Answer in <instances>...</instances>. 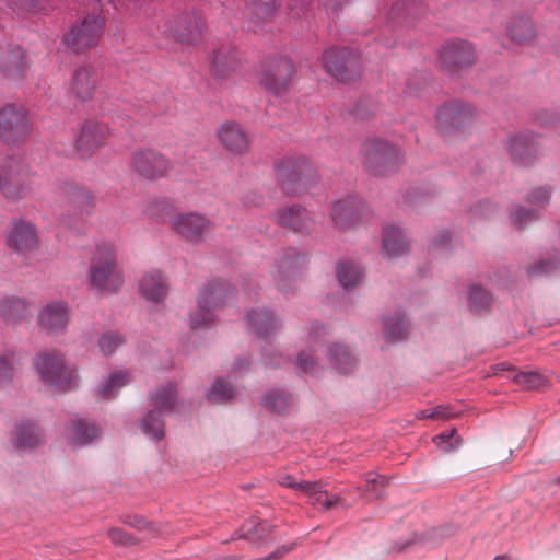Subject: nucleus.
<instances>
[{"label":"nucleus","instance_id":"1","mask_svg":"<svg viewBox=\"0 0 560 560\" xmlns=\"http://www.w3.org/2000/svg\"><path fill=\"white\" fill-rule=\"evenodd\" d=\"M88 281L90 288L100 294L115 293L122 285V270L117 264L113 242L103 241L96 245L91 257Z\"/></svg>","mask_w":560,"mask_h":560},{"label":"nucleus","instance_id":"2","mask_svg":"<svg viewBox=\"0 0 560 560\" xmlns=\"http://www.w3.org/2000/svg\"><path fill=\"white\" fill-rule=\"evenodd\" d=\"M177 402V389L172 383L158 387L149 397L151 409L143 416L142 432L154 441L164 438V416L171 413Z\"/></svg>","mask_w":560,"mask_h":560},{"label":"nucleus","instance_id":"3","mask_svg":"<svg viewBox=\"0 0 560 560\" xmlns=\"http://www.w3.org/2000/svg\"><path fill=\"white\" fill-rule=\"evenodd\" d=\"M234 294V289L222 279L209 281L198 298L197 310L189 316V324L192 329H200L210 326L214 320V312Z\"/></svg>","mask_w":560,"mask_h":560},{"label":"nucleus","instance_id":"4","mask_svg":"<svg viewBox=\"0 0 560 560\" xmlns=\"http://www.w3.org/2000/svg\"><path fill=\"white\" fill-rule=\"evenodd\" d=\"M362 164L375 176L393 173L402 163L399 148L381 139H368L361 145Z\"/></svg>","mask_w":560,"mask_h":560},{"label":"nucleus","instance_id":"5","mask_svg":"<svg viewBox=\"0 0 560 560\" xmlns=\"http://www.w3.org/2000/svg\"><path fill=\"white\" fill-rule=\"evenodd\" d=\"M34 365L40 381L57 392H68L78 384L77 371L65 365L59 354L39 353Z\"/></svg>","mask_w":560,"mask_h":560},{"label":"nucleus","instance_id":"6","mask_svg":"<svg viewBox=\"0 0 560 560\" xmlns=\"http://www.w3.org/2000/svg\"><path fill=\"white\" fill-rule=\"evenodd\" d=\"M276 177L288 195L299 194L308 183L314 170L304 156L285 158L275 166Z\"/></svg>","mask_w":560,"mask_h":560},{"label":"nucleus","instance_id":"7","mask_svg":"<svg viewBox=\"0 0 560 560\" xmlns=\"http://www.w3.org/2000/svg\"><path fill=\"white\" fill-rule=\"evenodd\" d=\"M104 19L100 15H88L75 23L63 35V44L75 52L86 50L95 46L103 35Z\"/></svg>","mask_w":560,"mask_h":560},{"label":"nucleus","instance_id":"8","mask_svg":"<svg viewBox=\"0 0 560 560\" xmlns=\"http://www.w3.org/2000/svg\"><path fill=\"white\" fill-rule=\"evenodd\" d=\"M304 265L305 256L295 248H289L280 254L271 269L277 288L280 291L288 292L291 283L301 277Z\"/></svg>","mask_w":560,"mask_h":560},{"label":"nucleus","instance_id":"9","mask_svg":"<svg viewBox=\"0 0 560 560\" xmlns=\"http://www.w3.org/2000/svg\"><path fill=\"white\" fill-rule=\"evenodd\" d=\"M476 59L475 48L467 40L446 42L439 49L440 66L450 73L472 66Z\"/></svg>","mask_w":560,"mask_h":560},{"label":"nucleus","instance_id":"10","mask_svg":"<svg viewBox=\"0 0 560 560\" xmlns=\"http://www.w3.org/2000/svg\"><path fill=\"white\" fill-rule=\"evenodd\" d=\"M31 132L27 114L23 107L7 105L0 109V139L8 143L24 140Z\"/></svg>","mask_w":560,"mask_h":560},{"label":"nucleus","instance_id":"11","mask_svg":"<svg viewBox=\"0 0 560 560\" xmlns=\"http://www.w3.org/2000/svg\"><path fill=\"white\" fill-rule=\"evenodd\" d=\"M474 115V108L466 103H445L436 112L438 129L445 135L460 131L471 122Z\"/></svg>","mask_w":560,"mask_h":560},{"label":"nucleus","instance_id":"12","mask_svg":"<svg viewBox=\"0 0 560 560\" xmlns=\"http://www.w3.org/2000/svg\"><path fill=\"white\" fill-rule=\"evenodd\" d=\"M324 69L335 79L346 82L359 74L358 58L348 48H329L322 57Z\"/></svg>","mask_w":560,"mask_h":560},{"label":"nucleus","instance_id":"13","mask_svg":"<svg viewBox=\"0 0 560 560\" xmlns=\"http://www.w3.org/2000/svg\"><path fill=\"white\" fill-rule=\"evenodd\" d=\"M369 213L366 205L358 196H348L332 202L330 217L339 229L359 224Z\"/></svg>","mask_w":560,"mask_h":560},{"label":"nucleus","instance_id":"14","mask_svg":"<svg viewBox=\"0 0 560 560\" xmlns=\"http://www.w3.org/2000/svg\"><path fill=\"white\" fill-rule=\"evenodd\" d=\"M277 481L280 486L294 489L304 493L308 502L314 506H320L324 510L332 508L339 500L338 495L328 494L319 482L298 481L289 474H279Z\"/></svg>","mask_w":560,"mask_h":560},{"label":"nucleus","instance_id":"15","mask_svg":"<svg viewBox=\"0 0 560 560\" xmlns=\"http://www.w3.org/2000/svg\"><path fill=\"white\" fill-rule=\"evenodd\" d=\"M131 167L147 179H158L167 175L171 163L154 150H139L132 154Z\"/></svg>","mask_w":560,"mask_h":560},{"label":"nucleus","instance_id":"16","mask_svg":"<svg viewBox=\"0 0 560 560\" xmlns=\"http://www.w3.org/2000/svg\"><path fill=\"white\" fill-rule=\"evenodd\" d=\"M293 63L287 57L272 58L261 74L260 82L267 91L275 95L284 92L290 83Z\"/></svg>","mask_w":560,"mask_h":560},{"label":"nucleus","instance_id":"17","mask_svg":"<svg viewBox=\"0 0 560 560\" xmlns=\"http://www.w3.org/2000/svg\"><path fill=\"white\" fill-rule=\"evenodd\" d=\"M170 224L172 229L191 243H199L210 230V220L199 212H185L174 215Z\"/></svg>","mask_w":560,"mask_h":560},{"label":"nucleus","instance_id":"18","mask_svg":"<svg viewBox=\"0 0 560 560\" xmlns=\"http://www.w3.org/2000/svg\"><path fill=\"white\" fill-rule=\"evenodd\" d=\"M110 135V128L103 122L85 120L75 138V149L82 158L90 156Z\"/></svg>","mask_w":560,"mask_h":560},{"label":"nucleus","instance_id":"19","mask_svg":"<svg viewBox=\"0 0 560 560\" xmlns=\"http://www.w3.org/2000/svg\"><path fill=\"white\" fill-rule=\"evenodd\" d=\"M7 245L18 254H26L37 246L35 225L23 219L13 221L7 234Z\"/></svg>","mask_w":560,"mask_h":560},{"label":"nucleus","instance_id":"20","mask_svg":"<svg viewBox=\"0 0 560 560\" xmlns=\"http://www.w3.org/2000/svg\"><path fill=\"white\" fill-rule=\"evenodd\" d=\"M272 220L277 224L289 228L299 233H308L314 223L308 211L305 208L295 205L279 208L272 214Z\"/></svg>","mask_w":560,"mask_h":560},{"label":"nucleus","instance_id":"21","mask_svg":"<svg viewBox=\"0 0 560 560\" xmlns=\"http://www.w3.org/2000/svg\"><path fill=\"white\" fill-rule=\"evenodd\" d=\"M511 160L517 165H528L538 154V145L532 133L511 136L506 142Z\"/></svg>","mask_w":560,"mask_h":560},{"label":"nucleus","instance_id":"22","mask_svg":"<svg viewBox=\"0 0 560 560\" xmlns=\"http://www.w3.org/2000/svg\"><path fill=\"white\" fill-rule=\"evenodd\" d=\"M68 320V305L62 301H54L48 303L38 314V325L48 334L58 332L65 329Z\"/></svg>","mask_w":560,"mask_h":560},{"label":"nucleus","instance_id":"23","mask_svg":"<svg viewBox=\"0 0 560 560\" xmlns=\"http://www.w3.org/2000/svg\"><path fill=\"white\" fill-rule=\"evenodd\" d=\"M246 326L260 339H268L278 328L275 314L266 308H253L246 314Z\"/></svg>","mask_w":560,"mask_h":560},{"label":"nucleus","instance_id":"24","mask_svg":"<svg viewBox=\"0 0 560 560\" xmlns=\"http://www.w3.org/2000/svg\"><path fill=\"white\" fill-rule=\"evenodd\" d=\"M221 144L229 151L242 153L247 149L248 138L242 126L235 121H225L217 129Z\"/></svg>","mask_w":560,"mask_h":560},{"label":"nucleus","instance_id":"25","mask_svg":"<svg viewBox=\"0 0 560 560\" xmlns=\"http://www.w3.org/2000/svg\"><path fill=\"white\" fill-rule=\"evenodd\" d=\"M407 252L408 242L402 231L395 225H385L382 232V254L388 258H396Z\"/></svg>","mask_w":560,"mask_h":560},{"label":"nucleus","instance_id":"26","mask_svg":"<svg viewBox=\"0 0 560 560\" xmlns=\"http://www.w3.org/2000/svg\"><path fill=\"white\" fill-rule=\"evenodd\" d=\"M95 84L96 80L91 70L79 67L73 72L70 91L78 101L86 102L93 96Z\"/></svg>","mask_w":560,"mask_h":560},{"label":"nucleus","instance_id":"27","mask_svg":"<svg viewBox=\"0 0 560 560\" xmlns=\"http://www.w3.org/2000/svg\"><path fill=\"white\" fill-rule=\"evenodd\" d=\"M26 61L24 50L15 46L0 61L1 73L12 80H21L25 75Z\"/></svg>","mask_w":560,"mask_h":560},{"label":"nucleus","instance_id":"28","mask_svg":"<svg viewBox=\"0 0 560 560\" xmlns=\"http://www.w3.org/2000/svg\"><path fill=\"white\" fill-rule=\"evenodd\" d=\"M141 295L151 302H159L163 300L167 292V285L162 273L154 270L145 273L139 283Z\"/></svg>","mask_w":560,"mask_h":560},{"label":"nucleus","instance_id":"29","mask_svg":"<svg viewBox=\"0 0 560 560\" xmlns=\"http://www.w3.org/2000/svg\"><path fill=\"white\" fill-rule=\"evenodd\" d=\"M30 314L28 305L23 299L14 295L0 299V316L5 323L15 324Z\"/></svg>","mask_w":560,"mask_h":560},{"label":"nucleus","instance_id":"30","mask_svg":"<svg viewBox=\"0 0 560 560\" xmlns=\"http://www.w3.org/2000/svg\"><path fill=\"white\" fill-rule=\"evenodd\" d=\"M10 160L5 167L0 172V191L9 199H20L25 194V188L19 183V174Z\"/></svg>","mask_w":560,"mask_h":560},{"label":"nucleus","instance_id":"31","mask_svg":"<svg viewBox=\"0 0 560 560\" xmlns=\"http://www.w3.org/2000/svg\"><path fill=\"white\" fill-rule=\"evenodd\" d=\"M71 432L68 435L69 443L74 446H84L100 436V428L84 419H77L70 427Z\"/></svg>","mask_w":560,"mask_h":560},{"label":"nucleus","instance_id":"32","mask_svg":"<svg viewBox=\"0 0 560 560\" xmlns=\"http://www.w3.org/2000/svg\"><path fill=\"white\" fill-rule=\"evenodd\" d=\"M56 194L81 211H89L93 207L92 196L83 188L71 183H65L57 188Z\"/></svg>","mask_w":560,"mask_h":560},{"label":"nucleus","instance_id":"33","mask_svg":"<svg viewBox=\"0 0 560 560\" xmlns=\"http://www.w3.org/2000/svg\"><path fill=\"white\" fill-rule=\"evenodd\" d=\"M42 441L43 434L35 423L26 421L16 425L13 436V445L15 448H33L40 444Z\"/></svg>","mask_w":560,"mask_h":560},{"label":"nucleus","instance_id":"34","mask_svg":"<svg viewBox=\"0 0 560 560\" xmlns=\"http://www.w3.org/2000/svg\"><path fill=\"white\" fill-rule=\"evenodd\" d=\"M385 339L388 342L402 340L409 330V323L405 313L396 311L394 315L383 318Z\"/></svg>","mask_w":560,"mask_h":560},{"label":"nucleus","instance_id":"35","mask_svg":"<svg viewBox=\"0 0 560 560\" xmlns=\"http://www.w3.org/2000/svg\"><path fill=\"white\" fill-rule=\"evenodd\" d=\"M202 22L200 16L196 14L186 15L180 19L176 37L184 44H195L201 38Z\"/></svg>","mask_w":560,"mask_h":560},{"label":"nucleus","instance_id":"36","mask_svg":"<svg viewBox=\"0 0 560 560\" xmlns=\"http://www.w3.org/2000/svg\"><path fill=\"white\" fill-rule=\"evenodd\" d=\"M422 2H411L407 4L405 1L395 3L389 12L388 20L393 24H406L411 25L409 19H416L422 13Z\"/></svg>","mask_w":560,"mask_h":560},{"label":"nucleus","instance_id":"37","mask_svg":"<svg viewBox=\"0 0 560 560\" xmlns=\"http://www.w3.org/2000/svg\"><path fill=\"white\" fill-rule=\"evenodd\" d=\"M508 35L517 43H526L533 39L535 28L530 18L521 15L512 19L508 25Z\"/></svg>","mask_w":560,"mask_h":560},{"label":"nucleus","instance_id":"38","mask_svg":"<svg viewBox=\"0 0 560 560\" xmlns=\"http://www.w3.org/2000/svg\"><path fill=\"white\" fill-rule=\"evenodd\" d=\"M295 402L294 396L283 389L268 392L261 400V405L271 411L281 413L289 410Z\"/></svg>","mask_w":560,"mask_h":560},{"label":"nucleus","instance_id":"39","mask_svg":"<svg viewBox=\"0 0 560 560\" xmlns=\"http://www.w3.org/2000/svg\"><path fill=\"white\" fill-rule=\"evenodd\" d=\"M129 383V375L126 371H115L96 387V394L106 399L114 398L117 393Z\"/></svg>","mask_w":560,"mask_h":560},{"label":"nucleus","instance_id":"40","mask_svg":"<svg viewBox=\"0 0 560 560\" xmlns=\"http://www.w3.org/2000/svg\"><path fill=\"white\" fill-rule=\"evenodd\" d=\"M328 358L335 369L340 373H348L355 366L357 360L349 349L340 343H335L328 349Z\"/></svg>","mask_w":560,"mask_h":560},{"label":"nucleus","instance_id":"41","mask_svg":"<svg viewBox=\"0 0 560 560\" xmlns=\"http://www.w3.org/2000/svg\"><path fill=\"white\" fill-rule=\"evenodd\" d=\"M237 58L231 49H219L211 58L212 71L217 77L223 78L236 68Z\"/></svg>","mask_w":560,"mask_h":560},{"label":"nucleus","instance_id":"42","mask_svg":"<svg viewBox=\"0 0 560 560\" xmlns=\"http://www.w3.org/2000/svg\"><path fill=\"white\" fill-rule=\"evenodd\" d=\"M337 278L342 288L350 289L362 281L363 271L354 262L341 261L337 267Z\"/></svg>","mask_w":560,"mask_h":560},{"label":"nucleus","instance_id":"43","mask_svg":"<svg viewBox=\"0 0 560 560\" xmlns=\"http://www.w3.org/2000/svg\"><path fill=\"white\" fill-rule=\"evenodd\" d=\"M206 396L213 404L229 402L234 398L235 389L223 378H217L207 390Z\"/></svg>","mask_w":560,"mask_h":560},{"label":"nucleus","instance_id":"44","mask_svg":"<svg viewBox=\"0 0 560 560\" xmlns=\"http://www.w3.org/2000/svg\"><path fill=\"white\" fill-rule=\"evenodd\" d=\"M20 364H22V358L14 351H7L0 355V384L9 383Z\"/></svg>","mask_w":560,"mask_h":560},{"label":"nucleus","instance_id":"45","mask_svg":"<svg viewBox=\"0 0 560 560\" xmlns=\"http://www.w3.org/2000/svg\"><path fill=\"white\" fill-rule=\"evenodd\" d=\"M468 303L471 311L481 312L491 304V295L480 285H472L468 293Z\"/></svg>","mask_w":560,"mask_h":560},{"label":"nucleus","instance_id":"46","mask_svg":"<svg viewBox=\"0 0 560 560\" xmlns=\"http://www.w3.org/2000/svg\"><path fill=\"white\" fill-rule=\"evenodd\" d=\"M124 341L125 339L119 332L108 331L100 337L98 348L104 355H110L124 343Z\"/></svg>","mask_w":560,"mask_h":560},{"label":"nucleus","instance_id":"47","mask_svg":"<svg viewBox=\"0 0 560 560\" xmlns=\"http://www.w3.org/2000/svg\"><path fill=\"white\" fill-rule=\"evenodd\" d=\"M514 383L527 389H538L545 385V378L537 372H520L513 376Z\"/></svg>","mask_w":560,"mask_h":560},{"label":"nucleus","instance_id":"48","mask_svg":"<svg viewBox=\"0 0 560 560\" xmlns=\"http://www.w3.org/2000/svg\"><path fill=\"white\" fill-rule=\"evenodd\" d=\"M386 480L384 476L375 472H369L366 475V488L364 490L365 495L371 499H378L383 494Z\"/></svg>","mask_w":560,"mask_h":560},{"label":"nucleus","instance_id":"49","mask_svg":"<svg viewBox=\"0 0 560 560\" xmlns=\"http://www.w3.org/2000/svg\"><path fill=\"white\" fill-rule=\"evenodd\" d=\"M511 221L516 228H524L528 223L538 219L537 210L535 209H525L523 207H516L511 212Z\"/></svg>","mask_w":560,"mask_h":560},{"label":"nucleus","instance_id":"50","mask_svg":"<svg viewBox=\"0 0 560 560\" xmlns=\"http://www.w3.org/2000/svg\"><path fill=\"white\" fill-rule=\"evenodd\" d=\"M255 14L262 19L270 16L280 5L279 0H255Z\"/></svg>","mask_w":560,"mask_h":560},{"label":"nucleus","instance_id":"51","mask_svg":"<svg viewBox=\"0 0 560 560\" xmlns=\"http://www.w3.org/2000/svg\"><path fill=\"white\" fill-rule=\"evenodd\" d=\"M296 365L300 371L306 374H315L317 372V363L313 360V355L306 351L299 353L296 358Z\"/></svg>","mask_w":560,"mask_h":560},{"label":"nucleus","instance_id":"52","mask_svg":"<svg viewBox=\"0 0 560 560\" xmlns=\"http://www.w3.org/2000/svg\"><path fill=\"white\" fill-rule=\"evenodd\" d=\"M268 532V524L259 522L254 525L252 529H246L244 536L250 541L262 540L267 536Z\"/></svg>","mask_w":560,"mask_h":560},{"label":"nucleus","instance_id":"53","mask_svg":"<svg viewBox=\"0 0 560 560\" xmlns=\"http://www.w3.org/2000/svg\"><path fill=\"white\" fill-rule=\"evenodd\" d=\"M550 198V192L546 188H535L532 190L528 201L537 207H542L548 203Z\"/></svg>","mask_w":560,"mask_h":560},{"label":"nucleus","instance_id":"54","mask_svg":"<svg viewBox=\"0 0 560 560\" xmlns=\"http://www.w3.org/2000/svg\"><path fill=\"white\" fill-rule=\"evenodd\" d=\"M326 335V329L319 324H312L308 332L307 342L312 343V348L315 349L322 345V337Z\"/></svg>","mask_w":560,"mask_h":560},{"label":"nucleus","instance_id":"55","mask_svg":"<svg viewBox=\"0 0 560 560\" xmlns=\"http://www.w3.org/2000/svg\"><path fill=\"white\" fill-rule=\"evenodd\" d=\"M557 264L553 261H540L530 266L527 270L529 276L550 273L555 269H557Z\"/></svg>","mask_w":560,"mask_h":560},{"label":"nucleus","instance_id":"56","mask_svg":"<svg viewBox=\"0 0 560 560\" xmlns=\"http://www.w3.org/2000/svg\"><path fill=\"white\" fill-rule=\"evenodd\" d=\"M430 416L434 420H444L456 417L457 412H454L448 406L439 405L431 409Z\"/></svg>","mask_w":560,"mask_h":560},{"label":"nucleus","instance_id":"57","mask_svg":"<svg viewBox=\"0 0 560 560\" xmlns=\"http://www.w3.org/2000/svg\"><path fill=\"white\" fill-rule=\"evenodd\" d=\"M312 0H289L288 9L292 16H300Z\"/></svg>","mask_w":560,"mask_h":560},{"label":"nucleus","instance_id":"58","mask_svg":"<svg viewBox=\"0 0 560 560\" xmlns=\"http://www.w3.org/2000/svg\"><path fill=\"white\" fill-rule=\"evenodd\" d=\"M536 120L541 126H553L558 122L559 118L555 113H550L548 110L541 112L537 115Z\"/></svg>","mask_w":560,"mask_h":560},{"label":"nucleus","instance_id":"59","mask_svg":"<svg viewBox=\"0 0 560 560\" xmlns=\"http://www.w3.org/2000/svg\"><path fill=\"white\" fill-rule=\"evenodd\" d=\"M351 0H323V5L327 12L338 13L345 5L349 4Z\"/></svg>","mask_w":560,"mask_h":560},{"label":"nucleus","instance_id":"60","mask_svg":"<svg viewBox=\"0 0 560 560\" xmlns=\"http://www.w3.org/2000/svg\"><path fill=\"white\" fill-rule=\"evenodd\" d=\"M108 536H109L110 540L116 545L117 544L127 545V544H129V540H130L128 535L122 529H119V528H112L108 532Z\"/></svg>","mask_w":560,"mask_h":560},{"label":"nucleus","instance_id":"61","mask_svg":"<svg viewBox=\"0 0 560 560\" xmlns=\"http://www.w3.org/2000/svg\"><path fill=\"white\" fill-rule=\"evenodd\" d=\"M37 5V0H13V10H33Z\"/></svg>","mask_w":560,"mask_h":560},{"label":"nucleus","instance_id":"62","mask_svg":"<svg viewBox=\"0 0 560 560\" xmlns=\"http://www.w3.org/2000/svg\"><path fill=\"white\" fill-rule=\"evenodd\" d=\"M291 550V547L290 546H283L282 548L271 552L270 555L266 556V557H261V558H258L256 560H278L279 558H281L283 555H285L287 552H289Z\"/></svg>","mask_w":560,"mask_h":560},{"label":"nucleus","instance_id":"63","mask_svg":"<svg viewBox=\"0 0 560 560\" xmlns=\"http://www.w3.org/2000/svg\"><path fill=\"white\" fill-rule=\"evenodd\" d=\"M452 236L447 231H442L434 240L435 247H444L450 241Z\"/></svg>","mask_w":560,"mask_h":560},{"label":"nucleus","instance_id":"64","mask_svg":"<svg viewBox=\"0 0 560 560\" xmlns=\"http://www.w3.org/2000/svg\"><path fill=\"white\" fill-rule=\"evenodd\" d=\"M249 361L245 358H238L235 360L233 366H232V372L233 373H238L245 369H247L249 366Z\"/></svg>","mask_w":560,"mask_h":560}]
</instances>
